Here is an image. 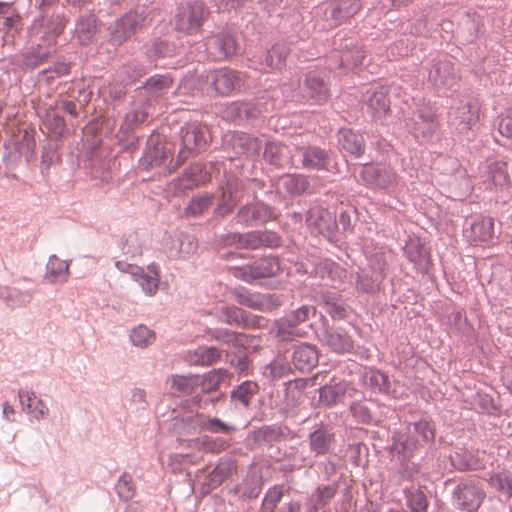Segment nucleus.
<instances>
[{
    "mask_svg": "<svg viewBox=\"0 0 512 512\" xmlns=\"http://www.w3.org/2000/svg\"><path fill=\"white\" fill-rule=\"evenodd\" d=\"M413 120L415 122L414 130L420 132L425 140L430 139L437 127L433 108L426 105L418 107L414 112Z\"/></svg>",
    "mask_w": 512,
    "mask_h": 512,
    "instance_id": "35",
    "label": "nucleus"
},
{
    "mask_svg": "<svg viewBox=\"0 0 512 512\" xmlns=\"http://www.w3.org/2000/svg\"><path fill=\"white\" fill-rule=\"evenodd\" d=\"M174 79L172 74H154L150 76L144 84L137 89L139 95L145 94L150 99H158L167 94L173 86Z\"/></svg>",
    "mask_w": 512,
    "mask_h": 512,
    "instance_id": "32",
    "label": "nucleus"
},
{
    "mask_svg": "<svg viewBox=\"0 0 512 512\" xmlns=\"http://www.w3.org/2000/svg\"><path fill=\"white\" fill-rule=\"evenodd\" d=\"M69 275V263L52 254L46 264L45 279L50 283L65 282Z\"/></svg>",
    "mask_w": 512,
    "mask_h": 512,
    "instance_id": "51",
    "label": "nucleus"
},
{
    "mask_svg": "<svg viewBox=\"0 0 512 512\" xmlns=\"http://www.w3.org/2000/svg\"><path fill=\"white\" fill-rule=\"evenodd\" d=\"M204 45L209 57L217 61L233 56L237 50L236 40L233 34L227 30H221L208 36Z\"/></svg>",
    "mask_w": 512,
    "mask_h": 512,
    "instance_id": "21",
    "label": "nucleus"
},
{
    "mask_svg": "<svg viewBox=\"0 0 512 512\" xmlns=\"http://www.w3.org/2000/svg\"><path fill=\"white\" fill-rule=\"evenodd\" d=\"M349 410L354 421L359 424L379 425L384 418L382 407L372 401H354Z\"/></svg>",
    "mask_w": 512,
    "mask_h": 512,
    "instance_id": "27",
    "label": "nucleus"
},
{
    "mask_svg": "<svg viewBox=\"0 0 512 512\" xmlns=\"http://www.w3.org/2000/svg\"><path fill=\"white\" fill-rule=\"evenodd\" d=\"M221 358V350L216 347H198L190 357L194 365H213Z\"/></svg>",
    "mask_w": 512,
    "mask_h": 512,
    "instance_id": "63",
    "label": "nucleus"
},
{
    "mask_svg": "<svg viewBox=\"0 0 512 512\" xmlns=\"http://www.w3.org/2000/svg\"><path fill=\"white\" fill-rule=\"evenodd\" d=\"M284 460L289 461L288 465H285L283 471H293L302 467H312L314 464L313 457L304 451H299L295 447H291L290 452H286L283 456Z\"/></svg>",
    "mask_w": 512,
    "mask_h": 512,
    "instance_id": "59",
    "label": "nucleus"
},
{
    "mask_svg": "<svg viewBox=\"0 0 512 512\" xmlns=\"http://www.w3.org/2000/svg\"><path fill=\"white\" fill-rule=\"evenodd\" d=\"M283 187L289 195L299 196L309 189L310 182L303 174H287L283 177Z\"/></svg>",
    "mask_w": 512,
    "mask_h": 512,
    "instance_id": "60",
    "label": "nucleus"
},
{
    "mask_svg": "<svg viewBox=\"0 0 512 512\" xmlns=\"http://www.w3.org/2000/svg\"><path fill=\"white\" fill-rule=\"evenodd\" d=\"M485 491L471 481L460 482L452 490V505L462 512H475L481 506Z\"/></svg>",
    "mask_w": 512,
    "mask_h": 512,
    "instance_id": "16",
    "label": "nucleus"
},
{
    "mask_svg": "<svg viewBox=\"0 0 512 512\" xmlns=\"http://www.w3.org/2000/svg\"><path fill=\"white\" fill-rule=\"evenodd\" d=\"M319 403L325 407H332L340 403L346 394V385L341 382H329L318 389Z\"/></svg>",
    "mask_w": 512,
    "mask_h": 512,
    "instance_id": "49",
    "label": "nucleus"
},
{
    "mask_svg": "<svg viewBox=\"0 0 512 512\" xmlns=\"http://www.w3.org/2000/svg\"><path fill=\"white\" fill-rule=\"evenodd\" d=\"M208 180L207 173L202 165L191 164L177 178L173 180L174 189L177 192L184 193L205 184Z\"/></svg>",
    "mask_w": 512,
    "mask_h": 512,
    "instance_id": "30",
    "label": "nucleus"
},
{
    "mask_svg": "<svg viewBox=\"0 0 512 512\" xmlns=\"http://www.w3.org/2000/svg\"><path fill=\"white\" fill-rule=\"evenodd\" d=\"M330 17L336 24H342L361 9V0H337L330 4Z\"/></svg>",
    "mask_w": 512,
    "mask_h": 512,
    "instance_id": "42",
    "label": "nucleus"
},
{
    "mask_svg": "<svg viewBox=\"0 0 512 512\" xmlns=\"http://www.w3.org/2000/svg\"><path fill=\"white\" fill-rule=\"evenodd\" d=\"M259 113L260 111L254 104L242 101L232 102L224 110L225 118L238 125L256 119Z\"/></svg>",
    "mask_w": 512,
    "mask_h": 512,
    "instance_id": "34",
    "label": "nucleus"
},
{
    "mask_svg": "<svg viewBox=\"0 0 512 512\" xmlns=\"http://www.w3.org/2000/svg\"><path fill=\"white\" fill-rule=\"evenodd\" d=\"M338 142L342 150L356 158L365 153L366 145L363 135L352 129H340L338 132Z\"/></svg>",
    "mask_w": 512,
    "mask_h": 512,
    "instance_id": "36",
    "label": "nucleus"
},
{
    "mask_svg": "<svg viewBox=\"0 0 512 512\" xmlns=\"http://www.w3.org/2000/svg\"><path fill=\"white\" fill-rule=\"evenodd\" d=\"M494 236V219L479 216L470 225V237L474 242H489Z\"/></svg>",
    "mask_w": 512,
    "mask_h": 512,
    "instance_id": "48",
    "label": "nucleus"
},
{
    "mask_svg": "<svg viewBox=\"0 0 512 512\" xmlns=\"http://www.w3.org/2000/svg\"><path fill=\"white\" fill-rule=\"evenodd\" d=\"M207 79L215 92L221 96L239 93L246 84L245 75L230 67H221L210 71Z\"/></svg>",
    "mask_w": 512,
    "mask_h": 512,
    "instance_id": "15",
    "label": "nucleus"
},
{
    "mask_svg": "<svg viewBox=\"0 0 512 512\" xmlns=\"http://www.w3.org/2000/svg\"><path fill=\"white\" fill-rule=\"evenodd\" d=\"M237 465L231 457H222L215 467L208 472L205 480L200 487L202 495L209 494L212 490L218 488L226 479L236 472Z\"/></svg>",
    "mask_w": 512,
    "mask_h": 512,
    "instance_id": "24",
    "label": "nucleus"
},
{
    "mask_svg": "<svg viewBox=\"0 0 512 512\" xmlns=\"http://www.w3.org/2000/svg\"><path fill=\"white\" fill-rule=\"evenodd\" d=\"M302 98L312 104H324L331 97L327 75L320 70L307 72L299 85Z\"/></svg>",
    "mask_w": 512,
    "mask_h": 512,
    "instance_id": "12",
    "label": "nucleus"
},
{
    "mask_svg": "<svg viewBox=\"0 0 512 512\" xmlns=\"http://www.w3.org/2000/svg\"><path fill=\"white\" fill-rule=\"evenodd\" d=\"M146 21L144 12L130 10L117 18L109 27V41L120 46L142 29Z\"/></svg>",
    "mask_w": 512,
    "mask_h": 512,
    "instance_id": "10",
    "label": "nucleus"
},
{
    "mask_svg": "<svg viewBox=\"0 0 512 512\" xmlns=\"http://www.w3.org/2000/svg\"><path fill=\"white\" fill-rule=\"evenodd\" d=\"M132 270V279L138 283L142 291L148 296L155 295L160 282L159 265L152 262L146 270L141 267L132 268Z\"/></svg>",
    "mask_w": 512,
    "mask_h": 512,
    "instance_id": "31",
    "label": "nucleus"
},
{
    "mask_svg": "<svg viewBox=\"0 0 512 512\" xmlns=\"http://www.w3.org/2000/svg\"><path fill=\"white\" fill-rule=\"evenodd\" d=\"M231 294L238 305L263 313L271 312L282 304L280 297L274 293L251 291L244 286L235 287Z\"/></svg>",
    "mask_w": 512,
    "mask_h": 512,
    "instance_id": "13",
    "label": "nucleus"
},
{
    "mask_svg": "<svg viewBox=\"0 0 512 512\" xmlns=\"http://www.w3.org/2000/svg\"><path fill=\"white\" fill-rule=\"evenodd\" d=\"M257 391V383L253 381H244L231 390L230 400L235 408L247 409L250 406L251 400Z\"/></svg>",
    "mask_w": 512,
    "mask_h": 512,
    "instance_id": "47",
    "label": "nucleus"
},
{
    "mask_svg": "<svg viewBox=\"0 0 512 512\" xmlns=\"http://www.w3.org/2000/svg\"><path fill=\"white\" fill-rule=\"evenodd\" d=\"M274 217V209L270 205L256 201L240 206L236 212L235 221L244 227H256L266 224Z\"/></svg>",
    "mask_w": 512,
    "mask_h": 512,
    "instance_id": "19",
    "label": "nucleus"
},
{
    "mask_svg": "<svg viewBox=\"0 0 512 512\" xmlns=\"http://www.w3.org/2000/svg\"><path fill=\"white\" fill-rule=\"evenodd\" d=\"M428 86L439 96H446L459 87L460 74L454 62L446 55L429 61L425 67Z\"/></svg>",
    "mask_w": 512,
    "mask_h": 512,
    "instance_id": "4",
    "label": "nucleus"
},
{
    "mask_svg": "<svg viewBox=\"0 0 512 512\" xmlns=\"http://www.w3.org/2000/svg\"><path fill=\"white\" fill-rule=\"evenodd\" d=\"M403 253L418 273L422 275L429 273L432 265L431 258L420 239L409 238L403 247Z\"/></svg>",
    "mask_w": 512,
    "mask_h": 512,
    "instance_id": "26",
    "label": "nucleus"
},
{
    "mask_svg": "<svg viewBox=\"0 0 512 512\" xmlns=\"http://www.w3.org/2000/svg\"><path fill=\"white\" fill-rule=\"evenodd\" d=\"M403 495L411 512H427L428 499L420 488L405 487Z\"/></svg>",
    "mask_w": 512,
    "mask_h": 512,
    "instance_id": "57",
    "label": "nucleus"
},
{
    "mask_svg": "<svg viewBox=\"0 0 512 512\" xmlns=\"http://www.w3.org/2000/svg\"><path fill=\"white\" fill-rule=\"evenodd\" d=\"M110 162L111 159L106 157L101 148L93 146L86 156L85 167L90 169L93 178L103 179L110 168Z\"/></svg>",
    "mask_w": 512,
    "mask_h": 512,
    "instance_id": "39",
    "label": "nucleus"
},
{
    "mask_svg": "<svg viewBox=\"0 0 512 512\" xmlns=\"http://www.w3.org/2000/svg\"><path fill=\"white\" fill-rule=\"evenodd\" d=\"M230 142L237 154L259 155L263 147L260 138L244 132L233 134Z\"/></svg>",
    "mask_w": 512,
    "mask_h": 512,
    "instance_id": "40",
    "label": "nucleus"
},
{
    "mask_svg": "<svg viewBox=\"0 0 512 512\" xmlns=\"http://www.w3.org/2000/svg\"><path fill=\"white\" fill-rule=\"evenodd\" d=\"M232 275L245 283L255 284L266 278L279 274L282 270L281 262L275 255H266L254 259L252 262L232 267Z\"/></svg>",
    "mask_w": 512,
    "mask_h": 512,
    "instance_id": "6",
    "label": "nucleus"
},
{
    "mask_svg": "<svg viewBox=\"0 0 512 512\" xmlns=\"http://www.w3.org/2000/svg\"><path fill=\"white\" fill-rule=\"evenodd\" d=\"M289 490L290 487L284 484H275L269 487L262 499L259 512H269L280 507L283 497Z\"/></svg>",
    "mask_w": 512,
    "mask_h": 512,
    "instance_id": "53",
    "label": "nucleus"
},
{
    "mask_svg": "<svg viewBox=\"0 0 512 512\" xmlns=\"http://www.w3.org/2000/svg\"><path fill=\"white\" fill-rule=\"evenodd\" d=\"M383 281V275L376 274L367 268L361 269L356 273V289L361 293L369 295L378 293Z\"/></svg>",
    "mask_w": 512,
    "mask_h": 512,
    "instance_id": "44",
    "label": "nucleus"
},
{
    "mask_svg": "<svg viewBox=\"0 0 512 512\" xmlns=\"http://www.w3.org/2000/svg\"><path fill=\"white\" fill-rule=\"evenodd\" d=\"M456 118L459 119V128L462 130H470L471 127L477 122L478 115L477 111L474 109V106L471 102H460V105L457 107Z\"/></svg>",
    "mask_w": 512,
    "mask_h": 512,
    "instance_id": "64",
    "label": "nucleus"
},
{
    "mask_svg": "<svg viewBox=\"0 0 512 512\" xmlns=\"http://www.w3.org/2000/svg\"><path fill=\"white\" fill-rule=\"evenodd\" d=\"M146 106L147 99L141 106L133 108L125 114L124 120L120 125L121 133L135 132L147 120Z\"/></svg>",
    "mask_w": 512,
    "mask_h": 512,
    "instance_id": "54",
    "label": "nucleus"
},
{
    "mask_svg": "<svg viewBox=\"0 0 512 512\" xmlns=\"http://www.w3.org/2000/svg\"><path fill=\"white\" fill-rule=\"evenodd\" d=\"M309 454L323 457L334 450L336 443L335 426L330 421H319L313 425L307 436Z\"/></svg>",
    "mask_w": 512,
    "mask_h": 512,
    "instance_id": "14",
    "label": "nucleus"
},
{
    "mask_svg": "<svg viewBox=\"0 0 512 512\" xmlns=\"http://www.w3.org/2000/svg\"><path fill=\"white\" fill-rule=\"evenodd\" d=\"M214 195L205 193L200 196H194L184 208L186 216L198 217L204 213L213 204Z\"/></svg>",
    "mask_w": 512,
    "mask_h": 512,
    "instance_id": "62",
    "label": "nucleus"
},
{
    "mask_svg": "<svg viewBox=\"0 0 512 512\" xmlns=\"http://www.w3.org/2000/svg\"><path fill=\"white\" fill-rule=\"evenodd\" d=\"M180 147L178 163L182 165L189 159L197 157L209 145V133L204 126L197 122L185 123L179 132Z\"/></svg>",
    "mask_w": 512,
    "mask_h": 512,
    "instance_id": "5",
    "label": "nucleus"
},
{
    "mask_svg": "<svg viewBox=\"0 0 512 512\" xmlns=\"http://www.w3.org/2000/svg\"><path fill=\"white\" fill-rule=\"evenodd\" d=\"M332 157L329 150L317 145L296 148L292 156V166L310 171H329Z\"/></svg>",
    "mask_w": 512,
    "mask_h": 512,
    "instance_id": "8",
    "label": "nucleus"
},
{
    "mask_svg": "<svg viewBox=\"0 0 512 512\" xmlns=\"http://www.w3.org/2000/svg\"><path fill=\"white\" fill-rule=\"evenodd\" d=\"M316 307L310 304H304L291 309L283 316L274 320L271 333L278 342H293L307 335V331L301 327V324L307 322L316 314Z\"/></svg>",
    "mask_w": 512,
    "mask_h": 512,
    "instance_id": "2",
    "label": "nucleus"
},
{
    "mask_svg": "<svg viewBox=\"0 0 512 512\" xmlns=\"http://www.w3.org/2000/svg\"><path fill=\"white\" fill-rule=\"evenodd\" d=\"M296 433L287 425L269 424L262 425L252 432L254 443L261 447L272 448L283 441L294 439Z\"/></svg>",
    "mask_w": 512,
    "mask_h": 512,
    "instance_id": "22",
    "label": "nucleus"
},
{
    "mask_svg": "<svg viewBox=\"0 0 512 512\" xmlns=\"http://www.w3.org/2000/svg\"><path fill=\"white\" fill-rule=\"evenodd\" d=\"M317 274L323 279L331 282L333 287H338L347 279V270L332 260H324L317 265Z\"/></svg>",
    "mask_w": 512,
    "mask_h": 512,
    "instance_id": "41",
    "label": "nucleus"
},
{
    "mask_svg": "<svg viewBox=\"0 0 512 512\" xmlns=\"http://www.w3.org/2000/svg\"><path fill=\"white\" fill-rule=\"evenodd\" d=\"M56 53V44L53 36H43L39 42L33 43L21 53L22 67L26 70H34L46 63Z\"/></svg>",
    "mask_w": 512,
    "mask_h": 512,
    "instance_id": "18",
    "label": "nucleus"
},
{
    "mask_svg": "<svg viewBox=\"0 0 512 512\" xmlns=\"http://www.w3.org/2000/svg\"><path fill=\"white\" fill-rule=\"evenodd\" d=\"M5 152L2 160L7 168H13L25 159L27 163L35 157L36 141L32 131L24 130L15 139L4 144Z\"/></svg>",
    "mask_w": 512,
    "mask_h": 512,
    "instance_id": "9",
    "label": "nucleus"
},
{
    "mask_svg": "<svg viewBox=\"0 0 512 512\" xmlns=\"http://www.w3.org/2000/svg\"><path fill=\"white\" fill-rule=\"evenodd\" d=\"M181 165L178 163V155L173 157L172 148L162 141L159 134L151 133L144 153L138 160V168L144 171L160 169L164 174H171Z\"/></svg>",
    "mask_w": 512,
    "mask_h": 512,
    "instance_id": "3",
    "label": "nucleus"
},
{
    "mask_svg": "<svg viewBox=\"0 0 512 512\" xmlns=\"http://www.w3.org/2000/svg\"><path fill=\"white\" fill-rule=\"evenodd\" d=\"M451 465L458 471H472L480 467L475 453L463 447H456L449 456Z\"/></svg>",
    "mask_w": 512,
    "mask_h": 512,
    "instance_id": "45",
    "label": "nucleus"
},
{
    "mask_svg": "<svg viewBox=\"0 0 512 512\" xmlns=\"http://www.w3.org/2000/svg\"><path fill=\"white\" fill-rule=\"evenodd\" d=\"M209 15L205 3L199 0L187 1L178 7L175 27L179 32L193 35L198 33Z\"/></svg>",
    "mask_w": 512,
    "mask_h": 512,
    "instance_id": "7",
    "label": "nucleus"
},
{
    "mask_svg": "<svg viewBox=\"0 0 512 512\" xmlns=\"http://www.w3.org/2000/svg\"><path fill=\"white\" fill-rule=\"evenodd\" d=\"M307 225L329 241L336 239L337 222L336 217L323 206L314 205L306 212L305 217Z\"/></svg>",
    "mask_w": 512,
    "mask_h": 512,
    "instance_id": "20",
    "label": "nucleus"
},
{
    "mask_svg": "<svg viewBox=\"0 0 512 512\" xmlns=\"http://www.w3.org/2000/svg\"><path fill=\"white\" fill-rule=\"evenodd\" d=\"M281 244V237L272 230H251L243 233L242 249L260 250L274 249Z\"/></svg>",
    "mask_w": 512,
    "mask_h": 512,
    "instance_id": "28",
    "label": "nucleus"
},
{
    "mask_svg": "<svg viewBox=\"0 0 512 512\" xmlns=\"http://www.w3.org/2000/svg\"><path fill=\"white\" fill-rule=\"evenodd\" d=\"M240 182L236 179L228 180L222 189V195L219 203L214 209V215L225 217L229 215L238 204L237 193L239 191Z\"/></svg>",
    "mask_w": 512,
    "mask_h": 512,
    "instance_id": "37",
    "label": "nucleus"
},
{
    "mask_svg": "<svg viewBox=\"0 0 512 512\" xmlns=\"http://www.w3.org/2000/svg\"><path fill=\"white\" fill-rule=\"evenodd\" d=\"M262 478L257 475H248L235 488V494L244 500L255 499L262 491Z\"/></svg>",
    "mask_w": 512,
    "mask_h": 512,
    "instance_id": "52",
    "label": "nucleus"
},
{
    "mask_svg": "<svg viewBox=\"0 0 512 512\" xmlns=\"http://www.w3.org/2000/svg\"><path fill=\"white\" fill-rule=\"evenodd\" d=\"M319 303L333 320H344L348 317V306L339 295L330 292L323 293Z\"/></svg>",
    "mask_w": 512,
    "mask_h": 512,
    "instance_id": "43",
    "label": "nucleus"
},
{
    "mask_svg": "<svg viewBox=\"0 0 512 512\" xmlns=\"http://www.w3.org/2000/svg\"><path fill=\"white\" fill-rule=\"evenodd\" d=\"M365 58L366 53L362 47L350 41L341 45L338 51L328 57V67L330 70L341 69L347 72L363 66Z\"/></svg>",
    "mask_w": 512,
    "mask_h": 512,
    "instance_id": "17",
    "label": "nucleus"
},
{
    "mask_svg": "<svg viewBox=\"0 0 512 512\" xmlns=\"http://www.w3.org/2000/svg\"><path fill=\"white\" fill-rule=\"evenodd\" d=\"M290 48L285 42L275 43L265 55V65L271 70H280L286 64Z\"/></svg>",
    "mask_w": 512,
    "mask_h": 512,
    "instance_id": "55",
    "label": "nucleus"
},
{
    "mask_svg": "<svg viewBox=\"0 0 512 512\" xmlns=\"http://www.w3.org/2000/svg\"><path fill=\"white\" fill-rule=\"evenodd\" d=\"M487 180L497 190H505L511 186L507 164L502 161L491 163L487 168Z\"/></svg>",
    "mask_w": 512,
    "mask_h": 512,
    "instance_id": "50",
    "label": "nucleus"
},
{
    "mask_svg": "<svg viewBox=\"0 0 512 512\" xmlns=\"http://www.w3.org/2000/svg\"><path fill=\"white\" fill-rule=\"evenodd\" d=\"M22 29L21 17L18 13L6 16L0 27L2 47H14L15 41L20 35Z\"/></svg>",
    "mask_w": 512,
    "mask_h": 512,
    "instance_id": "46",
    "label": "nucleus"
},
{
    "mask_svg": "<svg viewBox=\"0 0 512 512\" xmlns=\"http://www.w3.org/2000/svg\"><path fill=\"white\" fill-rule=\"evenodd\" d=\"M226 371L222 369L213 370L202 376L198 375V391L202 394H209L218 389L221 381L226 377Z\"/></svg>",
    "mask_w": 512,
    "mask_h": 512,
    "instance_id": "58",
    "label": "nucleus"
},
{
    "mask_svg": "<svg viewBox=\"0 0 512 512\" xmlns=\"http://www.w3.org/2000/svg\"><path fill=\"white\" fill-rule=\"evenodd\" d=\"M145 54L151 61L171 56L174 47L161 38H154L145 44Z\"/></svg>",
    "mask_w": 512,
    "mask_h": 512,
    "instance_id": "61",
    "label": "nucleus"
},
{
    "mask_svg": "<svg viewBox=\"0 0 512 512\" xmlns=\"http://www.w3.org/2000/svg\"><path fill=\"white\" fill-rule=\"evenodd\" d=\"M99 31V21L92 12L80 15L75 21L74 37L82 46L91 44Z\"/></svg>",
    "mask_w": 512,
    "mask_h": 512,
    "instance_id": "33",
    "label": "nucleus"
},
{
    "mask_svg": "<svg viewBox=\"0 0 512 512\" xmlns=\"http://www.w3.org/2000/svg\"><path fill=\"white\" fill-rule=\"evenodd\" d=\"M319 361V352L315 345L310 343H301L294 347L291 356V364L295 370L301 373L310 372L315 368Z\"/></svg>",
    "mask_w": 512,
    "mask_h": 512,
    "instance_id": "29",
    "label": "nucleus"
},
{
    "mask_svg": "<svg viewBox=\"0 0 512 512\" xmlns=\"http://www.w3.org/2000/svg\"><path fill=\"white\" fill-rule=\"evenodd\" d=\"M435 443L434 422L427 417H421L405 421L404 430L393 433L390 449L404 460H408L422 452L427 455L435 448Z\"/></svg>",
    "mask_w": 512,
    "mask_h": 512,
    "instance_id": "1",
    "label": "nucleus"
},
{
    "mask_svg": "<svg viewBox=\"0 0 512 512\" xmlns=\"http://www.w3.org/2000/svg\"><path fill=\"white\" fill-rule=\"evenodd\" d=\"M367 113L376 122L383 124L384 119L390 112V99L388 97V89L379 86L373 90L367 91L365 99Z\"/></svg>",
    "mask_w": 512,
    "mask_h": 512,
    "instance_id": "25",
    "label": "nucleus"
},
{
    "mask_svg": "<svg viewBox=\"0 0 512 512\" xmlns=\"http://www.w3.org/2000/svg\"><path fill=\"white\" fill-rule=\"evenodd\" d=\"M317 336L323 345L337 354L351 353L354 350L352 337L342 327H324Z\"/></svg>",
    "mask_w": 512,
    "mask_h": 512,
    "instance_id": "23",
    "label": "nucleus"
},
{
    "mask_svg": "<svg viewBox=\"0 0 512 512\" xmlns=\"http://www.w3.org/2000/svg\"><path fill=\"white\" fill-rule=\"evenodd\" d=\"M360 177L366 187L381 191H391L398 182V175L394 168L384 163L364 164Z\"/></svg>",
    "mask_w": 512,
    "mask_h": 512,
    "instance_id": "11",
    "label": "nucleus"
},
{
    "mask_svg": "<svg viewBox=\"0 0 512 512\" xmlns=\"http://www.w3.org/2000/svg\"><path fill=\"white\" fill-rule=\"evenodd\" d=\"M33 25L46 28L47 33L45 36H53V39L56 42V38L64 31L66 18L63 13H58L56 11L53 12V14L45 21H37V19H34Z\"/></svg>",
    "mask_w": 512,
    "mask_h": 512,
    "instance_id": "56",
    "label": "nucleus"
},
{
    "mask_svg": "<svg viewBox=\"0 0 512 512\" xmlns=\"http://www.w3.org/2000/svg\"><path fill=\"white\" fill-rule=\"evenodd\" d=\"M362 382L366 389L372 393L389 395L392 391V383L388 374L378 369H370L362 376Z\"/></svg>",
    "mask_w": 512,
    "mask_h": 512,
    "instance_id": "38",
    "label": "nucleus"
}]
</instances>
